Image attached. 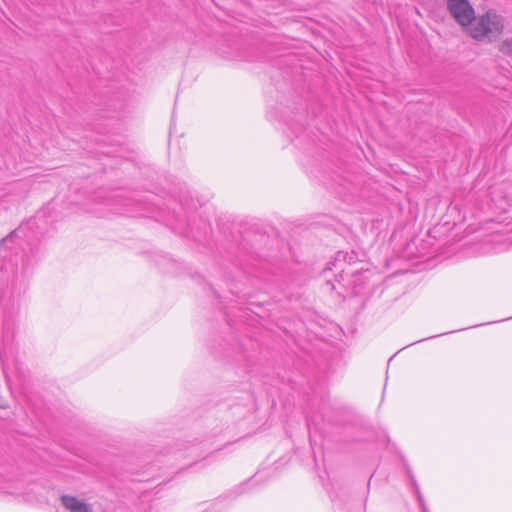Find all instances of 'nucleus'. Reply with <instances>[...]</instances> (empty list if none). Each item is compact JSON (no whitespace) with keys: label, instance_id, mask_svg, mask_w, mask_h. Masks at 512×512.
<instances>
[{"label":"nucleus","instance_id":"obj_1","mask_svg":"<svg viewBox=\"0 0 512 512\" xmlns=\"http://www.w3.org/2000/svg\"><path fill=\"white\" fill-rule=\"evenodd\" d=\"M22 230V227L16 229L0 242V359L7 381L8 362L15 333V315L26 291L30 268L33 266L32 258L24 252L19 240Z\"/></svg>","mask_w":512,"mask_h":512},{"label":"nucleus","instance_id":"obj_2","mask_svg":"<svg viewBox=\"0 0 512 512\" xmlns=\"http://www.w3.org/2000/svg\"><path fill=\"white\" fill-rule=\"evenodd\" d=\"M469 33L478 41L495 40L503 31V17L495 11L489 10L485 14L474 18L470 24Z\"/></svg>","mask_w":512,"mask_h":512},{"label":"nucleus","instance_id":"obj_3","mask_svg":"<svg viewBox=\"0 0 512 512\" xmlns=\"http://www.w3.org/2000/svg\"><path fill=\"white\" fill-rule=\"evenodd\" d=\"M181 207L184 211L183 215L177 214L175 211L169 212L167 218L163 220L166 222L168 226H170L175 232L185 236L191 237L193 239H198V234L194 231V227L191 224V212L194 207H192L187 200H180Z\"/></svg>","mask_w":512,"mask_h":512},{"label":"nucleus","instance_id":"obj_4","mask_svg":"<svg viewBox=\"0 0 512 512\" xmlns=\"http://www.w3.org/2000/svg\"><path fill=\"white\" fill-rule=\"evenodd\" d=\"M0 493L13 497H22L25 501H32L33 497L22 479H14L8 474L0 473Z\"/></svg>","mask_w":512,"mask_h":512},{"label":"nucleus","instance_id":"obj_5","mask_svg":"<svg viewBox=\"0 0 512 512\" xmlns=\"http://www.w3.org/2000/svg\"><path fill=\"white\" fill-rule=\"evenodd\" d=\"M447 8L453 18L463 27L469 26L475 18V11L468 0H447Z\"/></svg>","mask_w":512,"mask_h":512},{"label":"nucleus","instance_id":"obj_6","mask_svg":"<svg viewBox=\"0 0 512 512\" xmlns=\"http://www.w3.org/2000/svg\"><path fill=\"white\" fill-rule=\"evenodd\" d=\"M61 504L67 512H93L90 504L74 495L63 494L60 497Z\"/></svg>","mask_w":512,"mask_h":512},{"label":"nucleus","instance_id":"obj_7","mask_svg":"<svg viewBox=\"0 0 512 512\" xmlns=\"http://www.w3.org/2000/svg\"><path fill=\"white\" fill-rule=\"evenodd\" d=\"M115 201L117 202H123V208H113V211L115 213H119V214H127V215H130V216H138L139 214L137 213H134L131 209L128 208V206H130L131 204V201L128 200V199H123L119 196H116L115 197Z\"/></svg>","mask_w":512,"mask_h":512},{"label":"nucleus","instance_id":"obj_8","mask_svg":"<svg viewBox=\"0 0 512 512\" xmlns=\"http://www.w3.org/2000/svg\"><path fill=\"white\" fill-rule=\"evenodd\" d=\"M500 50L503 53H511L512 52V39H506L502 44Z\"/></svg>","mask_w":512,"mask_h":512},{"label":"nucleus","instance_id":"obj_9","mask_svg":"<svg viewBox=\"0 0 512 512\" xmlns=\"http://www.w3.org/2000/svg\"><path fill=\"white\" fill-rule=\"evenodd\" d=\"M347 256H348V253L338 252V253H337L336 260H337V261L346 260V257H347Z\"/></svg>","mask_w":512,"mask_h":512},{"label":"nucleus","instance_id":"obj_10","mask_svg":"<svg viewBox=\"0 0 512 512\" xmlns=\"http://www.w3.org/2000/svg\"><path fill=\"white\" fill-rule=\"evenodd\" d=\"M199 448L196 445L190 447V454L197 455Z\"/></svg>","mask_w":512,"mask_h":512},{"label":"nucleus","instance_id":"obj_11","mask_svg":"<svg viewBox=\"0 0 512 512\" xmlns=\"http://www.w3.org/2000/svg\"><path fill=\"white\" fill-rule=\"evenodd\" d=\"M410 477H411V480H412V482H413V485H414V486H415V488H416L417 494H420V492H419V490H418L417 483L415 482V480L413 479V477H412V476H410Z\"/></svg>","mask_w":512,"mask_h":512},{"label":"nucleus","instance_id":"obj_12","mask_svg":"<svg viewBox=\"0 0 512 512\" xmlns=\"http://www.w3.org/2000/svg\"><path fill=\"white\" fill-rule=\"evenodd\" d=\"M418 498H419V501L421 502V505H424V502H423L422 497H421L420 494H418Z\"/></svg>","mask_w":512,"mask_h":512},{"label":"nucleus","instance_id":"obj_13","mask_svg":"<svg viewBox=\"0 0 512 512\" xmlns=\"http://www.w3.org/2000/svg\"><path fill=\"white\" fill-rule=\"evenodd\" d=\"M203 229L206 231L207 230V224L206 223H203Z\"/></svg>","mask_w":512,"mask_h":512},{"label":"nucleus","instance_id":"obj_14","mask_svg":"<svg viewBox=\"0 0 512 512\" xmlns=\"http://www.w3.org/2000/svg\"><path fill=\"white\" fill-rule=\"evenodd\" d=\"M0 408H4V404L2 403L1 400H0Z\"/></svg>","mask_w":512,"mask_h":512},{"label":"nucleus","instance_id":"obj_15","mask_svg":"<svg viewBox=\"0 0 512 512\" xmlns=\"http://www.w3.org/2000/svg\"><path fill=\"white\" fill-rule=\"evenodd\" d=\"M353 259V254L349 256V262L352 261Z\"/></svg>","mask_w":512,"mask_h":512},{"label":"nucleus","instance_id":"obj_16","mask_svg":"<svg viewBox=\"0 0 512 512\" xmlns=\"http://www.w3.org/2000/svg\"><path fill=\"white\" fill-rule=\"evenodd\" d=\"M205 512H211V511H209V510H206Z\"/></svg>","mask_w":512,"mask_h":512}]
</instances>
